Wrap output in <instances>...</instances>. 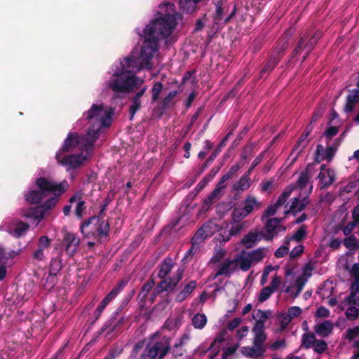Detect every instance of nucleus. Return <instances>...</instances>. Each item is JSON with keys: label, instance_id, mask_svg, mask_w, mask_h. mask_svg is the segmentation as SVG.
I'll list each match as a JSON object with an SVG mask.
<instances>
[{"label": "nucleus", "instance_id": "1", "mask_svg": "<svg viewBox=\"0 0 359 359\" xmlns=\"http://www.w3.org/2000/svg\"><path fill=\"white\" fill-rule=\"evenodd\" d=\"M160 16L155 18L144 29V40L142 43L138 55L150 67V62L154 53L158 50V41L169 36L177 25V17L180 15L175 11L172 13H159Z\"/></svg>", "mask_w": 359, "mask_h": 359}, {"label": "nucleus", "instance_id": "2", "mask_svg": "<svg viewBox=\"0 0 359 359\" xmlns=\"http://www.w3.org/2000/svg\"><path fill=\"white\" fill-rule=\"evenodd\" d=\"M141 59L138 55V50H133L130 55L121 62V74L109 83V87L112 91L114 93H130L143 84L144 79L135 74H125V73H136L143 69H150V67L144 64Z\"/></svg>", "mask_w": 359, "mask_h": 359}, {"label": "nucleus", "instance_id": "3", "mask_svg": "<svg viewBox=\"0 0 359 359\" xmlns=\"http://www.w3.org/2000/svg\"><path fill=\"white\" fill-rule=\"evenodd\" d=\"M103 127L96 128L95 126L90 125L87 131L86 137H83V150L76 154L61 158L59 155L60 161L64 165L67 170H76L81 167L88 159L90 152L93 150L94 144L100 136V131Z\"/></svg>", "mask_w": 359, "mask_h": 359}, {"label": "nucleus", "instance_id": "4", "mask_svg": "<svg viewBox=\"0 0 359 359\" xmlns=\"http://www.w3.org/2000/svg\"><path fill=\"white\" fill-rule=\"evenodd\" d=\"M35 184L37 189L29 191L25 195V200L30 204H39L49 194L55 196H60L66 191L67 182L64 180L62 182L56 183L45 177H40L36 179Z\"/></svg>", "mask_w": 359, "mask_h": 359}, {"label": "nucleus", "instance_id": "5", "mask_svg": "<svg viewBox=\"0 0 359 359\" xmlns=\"http://www.w3.org/2000/svg\"><path fill=\"white\" fill-rule=\"evenodd\" d=\"M170 338L166 336L156 338L153 335L138 359H163L170 351Z\"/></svg>", "mask_w": 359, "mask_h": 359}, {"label": "nucleus", "instance_id": "6", "mask_svg": "<svg viewBox=\"0 0 359 359\" xmlns=\"http://www.w3.org/2000/svg\"><path fill=\"white\" fill-rule=\"evenodd\" d=\"M83 116L89 125L95 126L97 128L108 127L111 122V113L104 111L102 104H93Z\"/></svg>", "mask_w": 359, "mask_h": 359}, {"label": "nucleus", "instance_id": "7", "mask_svg": "<svg viewBox=\"0 0 359 359\" xmlns=\"http://www.w3.org/2000/svg\"><path fill=\"white\" fill-rule=\"evenodd\" d=\"M83 137L79 135L77 133H72L70 132L67 135V137L65 138L62 147L60 149V150L56 153L55 158L57 161V163L64 166V165L60 161L59 159V154L61 156V158L67 157L69 156L70 154L65 155L64 153L69 152L75 149L78 148L80 149V151L83 150L84 147H83Z\"/></svg>", "mask_w": 359, "mask_h": 359}, {"label": "nucleus", "instance_id": "8", "mask_svg": "<svg viewBox=\"0 0 359 359\" xmlns=\"http://www.w3.org/2000/svg\"><path fill=\"white\" fill-rule=\"evenodd\" d=\"M122 311V307L119 306L115 312H114L109 319L105 322L100 330V334L107 331V334H111L114 332H117L121 326L125 323V317H118L119 313Z\"/></svg>", "mask_w": 359, "mask_h": 359}, {"label": "nucleus", "instance_id": "9", "mask_svg": "<svg viewBox=\"0 0 359 359\" xmlns=\"http://www.w3.org/2000/svg\"><path fill=\"white\" fill-rule=\"evenodd\" d=\"M80 239L69 231H66L61 243V252L64 250L69 257H73L77 251Z\"/></svg>", "mask_w": 359, "mask_h": 359}, {"label": "nucleus", "instance_id": "10", "mask_svg": "<svg viewBox=\"0 0 359 359\" xmlns=\"http://www.w3.org/2000/svg\"><path fill=\"white\" fill-rule=\"evenodd\" d=\"M100 222V216H92L84 220L80 225V231L86 238H93L97 240V225Z\"/></svg>", "mask_w": 359, "mask_h": 359}, {"label": "nucleus", "instance_id": "11", "mask_svg": "<svg viewBox=\"0 0 359 359\" xmlns=\"http://www.w3.org/2000/svg\"><path fill=\"white\" fill-rule=\"evenodd\" d=\"M337 151L329 146L325 149L322 144H318L316 154H315V162L319 163L324 160L331 161L335 156Z\"/></svg>", "mask_w": 359, "mask_h": 359}, {"label": "nucleus", "instance_id": "12", "mask_svg": "<svg viewBox=\"0 0 359 359\" xmlns=\"http://www.w3.org/2000/svg\"><path fill=\"white\" fill-rule=\"evenodd\" d=\"M264 233L250 231L242 238L241 243L246 249H250L256 246L262 239Z\"/></svg>", "mask_w": 359, "mask_h": 359}, {"label": "nucleus", "instance_id": "13", "mask_svg": "<svg viewBox=\"0 0 359 359\" xmlns=\"http://www.w3.org/2000/svg\"><path fill=\"white\" fill-rule=\"evenodd\" d=\"M51 241L46 236H41L38 241L37 248L33 252L32 257L37 261H43L45 259L44 250L50 245Z\"/></svg>", "mask_w": 359, "mask_h": 359}, {"label": "nucleus", "instance_id": "14", "mask_svg": "<svg viewBox=\"0 0 359 359\" xmlns=\"http://www.w3.org/2000/svg\"><path fill=\"white\" fill-rule=\"evenodd\" d=\"M307 137H308L306 135L302 133L296 142L290 154V156H292L294 154H295V156L292 159V163H294L297 161V158L302 154L304 148L309 144L310 140H308Z\"/></svg>", "mask_w": 359, "mask_h": 359}, {"label": "nucleus", "instance_id": "15", "mask_svg": "<svg viewBox=\"0 0 359 359\" xmlns=\"http://www.w3.org/2000/svg\"><path fill=\"white\" fill-rule=\"evenodd\" d=\"M308 45V36L306 34H303L300 36L297 39V41L293 50L292 51L289 56L288 62H290L294 57L299 55L304 50L307 49Z\"/></svg>", "mask_w": 359, "mask_h": 359}, {"label": "nucleus", "instance_id": "16", "mask_svg": "<svg viewBox=\"0 0 359 359\" xmlns=\"http://www.w3.org/2000/svg\"><path fill=\"white\" fill-rule=\"evenodd\" d=\"M197 283L196 280H191L184 285L182 290L176 294L175 302L181 303L184 301L196 288Z\"/></svg>", "mask_w": 359, "mask_h": 359}, {"label": "nucleus", "instance_id": "17", "mask_svg": "<svg viewBox=\"0 0 359 359\" xmlns=\"http://www.w3.org/2000/svg\"><path fill=\"white\" fill-rule=\"evenodd\" d=\"M45 213L43 208L41 205H37L27 209L22 216L27 219L36 220L38 224L43 218Z\"/></svg>", "mask_w": 359, "mask_h": 359}, {"label": "nucleus", "instance_id": "18", "mask_svg": "<svg viewBox=\"0 0 359 359\" xmlns=\"http://www.w3.org/2000/svg\"><path fill=\"white\" fill-rule=\"evenodd\" d=\"M282 58V55H271L269 60L266 62L260 72L262 78L266 77L267 75L275 69Z\"/></svg>", "mask_w": 359, "mask_h": 359}, {"label": "nucleus", "instance_id": "19", "mask_svg": "<svg viewBox=\"0 0 359 359\" xmlns=\"http://www.w3.org/2000/svg\"><path fill=\"white\" fill-rule=\"evenodd\" d=\"M359 102V89H353L349 91L346 97V102L344 107V111L346 113L352 112L354 109V106Z\"/></svg>", "mask_w": 359, "mask_h": 359}, {"label": "nucleus", "instance_id": "20", "mask_svg": "<svg viewBox=\"0 0 359 359\" xmlns=\"http://www.w3.org/2000/svg\"><path fill=\"white\" fill-rule=\"evenodd\" d=\"M173 266V259L170 257H165L158 265L159 271L158 272V277L161 279L166 278V276L170 273Z\"/></svg>", "mask_w": 359, "mask_h": 359}, {"label": "nucleus", "instance_id": "21", "mask_svg": "<svg viewBox=\"0 0 359 359\" xmlns=\"http://www.w3.org/2000/svg\"><path fill=\"white\" fill-rule=\"evenodd\" d=\"M262 207V203L259 202L255 196L250 195L245 198L243 208L245 212L250 215L254 210H259Z\"/></svg>", "mask_w": 359, "mask_h": 359}, {"label": "nucleus", "instance_id": "22", "mask_svg": "<svg viewBox=\"0 0 359 359\" xmlns=\"http://www.w3.org/2000/svg\"><path fill=\"white\" fill-rule=\"evenodd\" d=\"M177 95V90H172L169 92V93L159 103L156 108V110L159 112V117H161L171 105L172 100L176 97Z\"/></svg>", "mask_w": 359, "mask_h": 359}, {"label": "nucleus", "instance_id": "23", "mask_svg": "<svg viewBox=\"0 0 359 359\" xmlns=\"http://www.w3.org/2000/svg\"><path fill=\"white\" fill-rule=\"evenodd\" d=\"M234 262L237 263L238 268L239 267L243 271H248L252 263L245 250H243L234 258Z\"/></svg>", "mask_w": 359, "mask_h": 359}, {"label": "nucleus", "instance_id": "24", "mask_svg": "<svg viewBox=\"0 0 359 359\" xmlns=\"http://www.w3.org/2000/svg\"><path fill=\"white\" fill-rule=\"evenodd\" d=\"M332 330L333 325L330 320H325L323 323L317 324L314 327L316 333L321 337H327Z\"/></svg>", "mask_w": 359, "mask_h": 359}, {"label": "nucleus", "instance_id": "25", "mask_svg": "<svg viewBox=\"0 0 359 359\" xmlns=\"http://www.w3.org/2000/svg\"><path fill=\"white\" fill-rule=\"evenodd\" d=\"M184 272V269L183 268H178L175 271V273L172 277L165 278V280H167L168 288H170V292H173L175 290L180 281L182 279Z\"/></svg>", "mask_w": 359, "mask_h": 359}, {"label": "nucleus", "instance_id": "26", "mask_svg": "<svg viewBox=\"0 0 359 359\" xmlns=\"http://www.w3.org/2000/svg\"><path fill=\"white\" fill-rule=\"evenodd\" d=\"M268 249L266 248H259L250 252H246V255L250 257L252 262H259L266 256Z\"/></svg>", "mask_w": 359, "mask_h": 359}, {"label": "nucleus", "instance_id": "27", "mask_svg": "<svg viewBox=\"0 0 359 359\" xmlns=\"http://www.w3.org/2000/svg\"><path fill=\"white\" fill-rule=\"evenodd\" d=\"M309 203L308 198L304 197L300 202L299 198H294L292 199L290 210L294 215L297 212H300L304 210Z\"/></svg>", "mask_w": 359, "mask_h": 359}, {"label": "nucleus", "instance_id": "28", "mask_svg": "<svg viewBox=\"0 0 359 359\" xmlns=\"http://www.w3.org/2000/svg\"><path fill=\"white\" fill-rule=\"evenodd\" d=\"M29 228V225L27 223L19 221L16 223L13 229H9L8 232L11 236L15 238H20L25 234Z\"/></svg>", "mask_w": 359, "mask_h": 359}, {"label": "nucleus", "instance_id": "29", "mask_svg": "<svg viewBox=\"0 0 359 359\" xmlns=\"http://www.w3.org/2000/svg\"><path fill=\"white\" fill-rule=\"evenodd\" d=\"M154 285L155 281L154 279H149L143 284L137 297L140 302L144 303L146 302L149 292L154 287Z\"/></svg>", "mask_w": 359, "mask_h": 359}, {"label": "nucleus", "instance_id": "30", "mask_svg": "<svg viewBox=\"0 0 359 359\" xmlns=\"http://www.w3.org/2000/svg\"><path fill=\"white\" fill-rule=\"evenodd\" d=\"M313 167V163H309L306 169L300 173L297 182V184L300 189L304 188L306 186L310 177L309 174L311 172Z\"/></svg>", "mask_w": 359, "mask_h": 359}, {"label": "nucleus", "instance_id": "31", "mask_svg": "<svg viewBox=\"0 0 359 359\" xmlns=\"http://www.w3.org/2000/svg\"><path fill=\"white\" fill-rule=\"evenodd\" d=\"M103 217H100V222L97 225V241H100L103 237H106L108 236L109 232V223L107 221L101 220Z\"/></svg>", "mask_w": 359, "mask_h": 359}, {"label": "nucleus", "instance_id": "32", "mask_svg": "<svg viewBox=\"0 0 359 359\" xmlns=\"http://www.w3.org/2000/svg\"><path fill=\"white\" fill-rule=\"evenodd\" d=\"M249 175L246 172L240 178L239 181L233 185V189L236 191H245L248 189L251 185Z\"/></svg>", "mask_w": 359, "mask_h": 359}, {"label": "nucleus", "instance_id": "33", "mask_svg": "<svg viewBox=\"0 0 359 359\" xmlns=\"http://www.w3.org/2000/svg\"><path fill=\"white\" fill-rule=\"evenodd\" d=\"M265 352L264 348H257L254 345L252 347L245 346L243 348L242 353L249 358L255 357H261L263 355Z\"/></svg>", "mask_w": 359, "mask_h": 359}, {"label": "nucleus", "instance_id": "34", "mask_svg": "<svg viewBox=\"0 0 359 359\" xmlns=\"http://www.w3.org/2000/svg\"><path fill=\"white\" fill-rule=\"evenodd\" d=\"M234 259H226L224 262L219 264V269L217 271V273L215 275V278H217L219 276H226L229 277L230 276V265H233L234 263Z\"/></svg>", "mask_w": 359, "mask_h": 359}, {"label": "nucleus", "instance_id": "35", "mask_svg": "<svg viewBox=\"0 0 359 359\" xmlns=\"http://www.w3.org/2000/svg\"><path fill=\"white\" fill-rule=\"evenodd\" d=\"M317 339L312 332H306L302 336L301 347L305 349H309L313 346Z\"/></svg>", "mask_w": 359, "mask_h": 359}, {"label": "nucleus", "instance_id": "36", "mask_svg": "<svg viewBox=\"0 0 359 359\" xmlns=\"http://www.w3.org/2000/svg\"><path fill=\"white\" fill-rule=\"evenodd\" d=\"M208 224H204L200 229H198L192 237L191 241L197 245H199L201 243H202L208 236L205 231V229L208 227Z\"/></svg>", "mask_w": 359, "mask_h": 359}, {"label": "nucleus", "instance_id": "37", "mask_svg": "<svg viewBox=\"0 0 359 359\" xmlns=\"http://www.w3.org/2000/svg\"><path fill=\"white\" fill-rule=\"evenodd\" d=\"M62 259L61 257V252L59 256L53 258L50 261L49 266V273L52 275H57L62 267Z\"/></svg>", "mask_w": 359, "mask_h": 359}, {"label": "nucleus", "instance_id": "38", "mask_svg": "<svg viewBox=\"0 0 359 359\" xmlns=\"http://www.w3.org/2000/svg\"><path fill=\"white\" fill-rule=\"evenodd\" d=\"M7 255L4 248L0 245V280H2L6 276Z\"/></svg>", "mask_w": 359, "mask_h": 359}, {"label": "nucleus", "instance_id": "39", "mask_svg": "<svg viewBox=\"0 0 359 359\" xmlns=\"http://www.w3.org/2000/svg\"><path fill=\"white\" fill-rule=\"evenodd\" d=\"M207 323V318L203 313H196L192 318V324L195 328L202 329Z\"/></svg>", "mask_w": 359, "mask_h": 359}, {"label": "nucleus", "instance_id": "40", "mask_svg": "<svg viewBox=\"0 0 359 359\" xmlns=\"http://www.w3.org/2000/svg\"><path fill=\"white\" fill-rule=\"evenodd\" d=\"M293 187L292 186L287 187L283 191V193L279 196L277 201L276 202V206L278 208L281 207L285 204L287 201L292 192L293 191Z\"/></svg>", "mask_w": 359, "mask_h": 359}, {"label": "nucleus", "instance_id": "41", "mask_svg": "<svg viewBox=\"0 0 359 359\" xmlns=\"http://www.w3.org/2000/svg\"><path fill=\"white\" fill-rule=\"evenodd\" d=\"M255 334L253 345L257 348H264V343L266 340L265 332H252Z\"/></svg>", "mask_w": 359, "mask_h": 359}, {"label": "nucleus", "instance_id": "42", "mask_svg": "<svg viewBox=\"0 0 359 359\" xmlns=\"http://www.w3.org/2000/svg\"><path fill=\"white\" fill-rule=\"evenodd\" d=\"M280 219L276 217L270 218L266 220L265 229L268 233H276L275 230L280 226Z\"/></svg>", "mask_w": 359, "mask_h": 359}, {"label": "nucleus", "instance_id": "43", "mask_svg": "<svg viewBox=\"0 0 359 359\" xmlns=\"http://www.w3.org/2000/svg\"><path fill=\"white\" fill-rule=\"evenodd\" d=\"M141 100L135 97L131 98V104L129 107L130 120L132 121L134 118L135 114L141 108Z\"/></svg>", "mask_w": 359, "mask_h": 359}, {"label": "nucleus", "instance_id": "44", "mask_svg": "<svg viewBox=\"0 0 359 359\" xmlns=\"http://www.w3.org/2000/svg\"><path fill=\"white\" fill-rule=\"evenodd\" d=\"M343 243L346 248L350 250H354L359 248V245L357 242V238L354 235H350L343 241Z\"/></svg>", "mask_w": 359, "mask_h": 359}, {"label": "nucleus", "instance_id": "45", "mask_svg": "<svg viewBox=\"0 0 359 359\" xmlns=\"http://www.w3.org/2000/svg\"><path fill=\"white\" fill-rule=\"evenodd\" d=\"M248 215L245 212L243 208H234L232 213V219L234 223H240Z\"/></svg>", "mask_w": 359, "mask_h": 359}, {"label": "nucleus", "instance_id": "46", "mask_svg": "<svg viewBox=\"0 0 359 359\" xmlns=\"http://www.w3.org/2000/svg\"><path fill=\"white\" fill-rule=\"evenodd\" d=\"M306 236V226L305 225L301 226L297 231L290 237V239L301 242Z\"/></svg>", "mask_w": 359, "mask_h": 359}, {"label": "nucleus", "instance_id": "47", "mask_svg": "<svg viewBox=\"0 0 359 359\" xmlns=\"http://www.w3.org/2000/svg\"><path fill=\"white\" fill-rule=\"evenodd\" d=\"M163 88V85L161 82L157 81L153 85L152 93V102H156L159 99V95Z\"/></svg>", "mask_w": 359, "mask_h": 359}, {"label": "nucleus", "instance_id": "48", "mask_svg": "<svg viewBox=\"0 0 359 359\" xmlns=\"http://www.w3.org/2000/svg\"><path fill=\"white\" fill-rule=\"evenodd\" d=\"M313 348L316 353L321 354L327 349V344L324 340L316 339Z\"/></svg>", "mask_w": 359, "mask_h": 359}, {"label": "nucleus", "instance_id": "49", "mask_svg": "<svg viewBox=\"0 0 359 359\" xmlns=\"http://www.w3.org/2000/svg\"><path fill=\"white\" fill-rule=\"evenodd\" d=\"M58 196H59L54 195V196L49 198L41 205L43 208V210H44L45 212H46L48 210H50L55 206V205L58 202Z\"/></svg>", "mask_w": 359, "mask_h": 359}, {"label": "nucleus", "instance_id": "50", "mask_svg": "<svg viewBox=\"0 0 359 359\" xmlns=\"http://www.w3.org/2000/svg\"><path fill=\"white\" fill-rule=\"evenodd\" d=\"M86 209V202L82 200L81 195H79V201L76 204L75 215L79 218L81 219L83 217V212Z\"/></svg>", "mask_w": 359, "mask_h": 359}, {"label": "nucleus", "instance_id": "51", "mask_svg": "<svg viewBox=\"0 0 359 359\" xmlns=\"http://www.w3.org/2000/svg\"><path fill=\"white\" fill-rule=\"evenodd\" d=\"M269 317V311H264L261 309L254 311L252 313V318L255 321H266Z\"/></svg>", "mask_w": 359, "mask_h": 359}, {"label": "nucleus", "instance_id": "52", "mask_svg": "<svg viewBox=\"0 0 359 359\" xmlns=\"http://www.w3.org/2000/svg\"><path fill=\"white\" fill-rule=\"evenodd\" d=\"M154 291V294H160L161 293L165 291L170 292V288H168L167 280L162 279V280H161L155 287Z\"/></svg>", "mask_w": 359, "mask_h": 359}, {"label": "nucleus", "instance_id": "53", "mask_svg": "<svg viewBox=\"0 0 359 359\" xmlns=\"http://www.w3.org/2000/svg\"><path fill=\"white\" fill-rule=\"evenodd\" d=\"M147 339H143L142 341H138L133 347L132 351H131V353H130V357L133 358H135L137 355V354L139 353V352L144 348V346L146 347V344H147Z\"/></svg>", "mask_w": 359, "mask_h": 359}, {"label": "nucleus", "instance_id": "54", "mask_svg": "<svg viewBox=\"0 0 359 359\" xmlns=\"http://www.w3.org/2000/svg\"><path fill=\"white\" fill-rule=\"evenodd\" d=\"M339 132V128L337 126H330L327 128L324 132L323 135L327 139L326 143L328 144L332 138L335 136Z\"/></svg>", "mask_w": 359, "mask_h": 359}, {"label": "nucleus", "instance_id": "55", "mask_svg": "<svg viewBox=\"0 0 359 359\" xmlns=\"http://www.w3.org/2000/svg\"><path fill=\"white\" fill-rule=\"evenodd\" d=\"M345 315L349 320H354L359 316V309L355 306H350L346 311Z\"/></svg>", "mask_w": 359, "mask_h": 359}, {"label": "nucleus", "instance_id": "56", "mask_svg": "<svg viewBox=\"0 0 359 359\" xmlns=\"http://www.w3.org/2000/svg\"><path fill=\"white\" fill-rule=\"evenodd\" d=\"M272 293H273V292L268 286L263 287L261 290L260 293H259V299H258L259 301L260 302H264L266 301L271 297Z\"/></svg>", "mask_w": 359, "mask_h": 359}, {"label": "nucleus", "instance_id": "57", "mask_svg": "<svg viewBox=\"0 0 359 359\" xmlns=\"http://www.w3.org/2000/svg\"><path fill=\"white\" fill-rule=\"evenodd\" d=\"M128 280L123 278L111 289V291L117 296L128 285Z\"/></svg>", "mask_w": 359, "mask_h": 359}, {"label": "nucleus", "instance_id": "58", "mask_svg": "<svg viewBox=\"0 0 359 359\" xmlns=\"http://www.w3.org/2000/svg\"><path fill=\"white\" fill-rule=\"evenodd\" d=\"M288 47L287 41H285L283 42L282 43H279L276 47L273 50L272 53L271 55H283L284 52Z\"/></svg>", "mask_w": 359, "mask_h": 359}, {"label": "nucleus", "instance_id": "59", "mask_svg": "<svg viewBox=\"0 0 359 359\" xmlns=\"http://www.w3.org/2000/svg\"><path fill=\"white\" fill-rule=\"evenodd\" d=\"M359 335V326L348 328L346 332L345 338L349 341L353 340Z\"/></svg>", "mask_w": 359, "mask_h": 359}, {"label": "nucleus", "instance_id": "60", "mask_svg": "<svg viewBox=\"0 0 359 359\" xmlns=\"http://www.w3.org/2000/svg\"><path fill=\"white\" fill-rule=\"evenodd\" d=\"M304 246L302 245H299L294 248L289 253L290 258L292 259H294L297 257L302 255L304 252Z\"/></svg>", "mask_w": 359, "mask_h": 359}, {"label": "nucleus", "instance_id": "61", "mask_svg": "<svg viewBox=\"0 0 359 359\" xmlns=\"http://www.w3.org/2000/svg\"><path fill=\"white\" fill-rule=\"evenodd\" d=\"M278 318L280 323L281 330H285L292 320V319L287 314H280Z\"/></svg>", "mask_w": 359, "mask_h": 359}, {"label": "nucleus", "instance_id": "62", "mask_svg": "<svg viewBox=\"0 0 359 359\" xmlns=\"http://www.w3.org/2000/svg\"><path fill=\"white\" fill-rule=\"evenodd\" d=\"M222 6H223V3L221 0H218L215 3L216 10H215L214 18L216 20H220L222 19V15H223Z\"/></svg>", "mask_w": 359, "mask_h": 359}, {"label": "nucleus", "instance_id": "63", "mask_svg": "<svg viewBox=\"0 0 359 359\" xmlns=\"http://www.w3.org/2000/svg\"><path fill=\"white\" fill-rule=\"evenodd\" d=\"M122 351L123 349L111 347L109 350L107 355L103 359H115L116 357L121 354Z\"/></svg>", "mask_w": 359, "mask_h": 359}, {"label": "nucleus", "instance_id": "64", "mask_svg": "<svg viewBox=\"0 0 359 359\" xmlns=\"http://www.w3.org/2000/svg\"><path fill=\"white\" fill-rule=\"evenodd\" d=\"M302 310L300 307L294 306L290 307L288 309L287 314L292 319H293L294 318L299 316L302 313Z\"/></svg>", "mask_w": 359, "mask_h": 359}]
</instances>
